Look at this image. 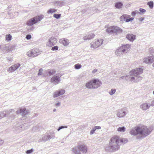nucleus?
<instances>
[{
  "mask_svg": "<svg viewBox=\"0 0 154 154\" xmlns=\"http://www.w3.org/2000/svg\"><path fill=\"white\" fill-rule=\"evenodd\" d=\"M128 142L127 139L122 138L120 139L118 136L112 137L110 140L109 145L106 147V149L110 151L114 152L119 148V145L124 144Z\"/></svg>",
  "mask_w": 154,
  "mask_h": 154,
  "instance_id": "nucleus-1",
  "label": "nucleus"
},
{
  "mask_svg": "<svg viewBox=\"0 0 154 154\" xmlns=\"http://www.w3.org/2000/svg\"><path fill=\"white\" fill-rule=\"evenodd\" d=\"M152 131L150 127L147 128L144 126L141 127L138 126L131 129L130 133L131 135L135 136L139 134L143 137H146L150 134Z\"/></svg>",
  "mask_w": 154,
  "mask_h": 154,
  "instance_id": "nucleus-2",
  "label": "nucleus"
},
{
  "mask_svg": "<svg viewBox=\"0 0 154 154\" xmlns=\"http://www.w3.org/2000/svg\"><path fill=\"white\" fill-rule=\"evenodd\" d=\"M133 72H130V74H132L134 76L131 77L130 81L137 82L142 79V77L139 75L143 73V69L140 68H137L133 70Z\"/></svg>",
  "mask_w": 154,
  "mask_h": 154,
  "instance_id": "nucleus-3",
  "label": "nucleus"
},
{
  "mask_svg": "<svg viewBox=\"0 0 154 154\" xmlns=\"http://www.w3.org/2000/svg\"><path fill=\"white\" fill-rule=\"evenodd\" d=\"M130 46L131 45L128 44L122 45L116 51V55L117 56H121L123 54H125L130 50Z\"/></svg>",
  "mask_w": 154,
  "mask_h": 154,
  "instance_id": "nucleus-4",
  "label": "nucleus"
},
{
  "mask_svg": "<svg viewBox=\"0 0 154 154\" xmlns=\"http://www.w3.org/2000/svg\"><path fill=\"white\" fill-rule=\"evenodd\" d=\"M8 115H9V117L11 119V120L14 119V116H15L14 110L11 109L8 110H5L0 112V119Z\"/></svg>",
  "mask_w": 154,
  "mask_h": 154,
  "instance_id": "nucleus-5",
  "label": "nucleus"
},
{
  "mask_svg": "<svg viewBox=\"0 0 154 154\" xmlns=\"http://www.w3.org/2000/svg\"><path fill=\"white\" fill-rule=\"evenodd\" d=\"M44 17L43 15H41L33 17L27 21V25L28 26H32L38 22H39Z\"/></svg>",
  "mask_w": 154,
  "mask_h": 154,
  "instance_id": "nucleus-6",
  "label": "nucleus"
},
{
  "mask_svg": "<svg viewBox=\"0 0 154 154\" xmlns=\"http://www.w3.org/2000/svg\"><path fill=\"white\" fill-rule=\"evenodd\" d=\"M102 39H97L94 40L93 43L91 44V47L95 49L99 47L103 43Z\"/></svg>",
  "mask_w": 154,
  "mask_h": 154,
  "instance_id": "nucleus-7",
  "label": "nucleus"
},
{
  "mask_svg": "<svg viewBox=\"0 0 154 154\" xmlns=\"http://www.w3.org/2000/svg\"><path fill=\"white\" fill-rule=\"evenodd\" d=\"M29 113V111L26 110L25 108H20L19 110H18L16 112V114H18L20 113L22 115L23 118H24L23 119H25L27 117V115Z\"/></svg>",
  "mask_w": 154,
  "mask_h": 154,
  "instance_id": "nucleus-8",
  "label": "nucleus"
},
{
  "mask_svg": "<svg viewBox=\"0 0 154 154\" xmlns=\"http://www.w3.org/2000/svg\"><path fill=\"white\" fill-rule=\"evenodd\" d=\"M39 52H38L37 49H33L31 51H29L27 53V55L30 57H35L39 54Z\"/></svg>",
  "mask_w": 154,
  "mask_h": 154,
  "instance_id": "nucleus-9",
  "label": "nucleus"
},
{
  "mask_svg": "<svg viewBox=\"0 0 154 154\" xmlns=\"http://www.w3.org/2000/svg\"><path fill=\"white\" fill-rule=\"evenodd\" d=\"M61 76V75H59L58 74L54 75L51 79V82L53 83L58 84L60 81V78Z\"/></svg>",
  "mask_w": 154,
  "mask_h": 154,
  "instance_id": "nucleus-10",
  "label": "nucleus"
},
{
  "mask_svg": "<svg viewBox=\"0 0 154 154\" xmlns=\"http://www.w3.org/2000/svg\"><path fill=\"white\" fill-rule=\"evenodd\" d=\"M57 42V38L53 37L51 38L49 40L48 42L47 43V46L51 47L55 44Z\"/></svg>",
  "mask_w": 154,
  "mask_h": 154,
  "instance_id": "nucleus-11",
  "label": "nucleus"
},
{
  "mask_svg": "<svg viewBox=\"0 0 154 154\" xmlns=\"http://www.w3.org/2000/svg\"><path fill=\"white\" fill-rule=\"evenodd\" d=\"M93 88H97L101 85V83L98 79H94L92 80Z\"/></svg>",
  "mask_w": 154,
  "mask_h": 154,
  "instance_id": "nucleus-12",
  "label": "nucleus"
},
{
  "mask_svg": "<svg viewBox=\"0 0 154 154\" xmlns=\"http://www.w3.org/2000/svg\"><path fill=\"white\" fill-rule=\"evenodd\" d=\"M65 90L63 89H60L54 92L53 94L54 98L58 97L60 95H62L65 93Z\"/></svg>",
  "mask_w": 154,
  "mask_h": 154,
  "instance_id": "nucleus-13",
  "label": "nucleus"
},
{
  "mask_svg": "<svg viewBox=\"0 0 154 154\" xmlns=\"http://www.w3.org/2000/svg\"><path fill=\"white\" fill-rule=\"evenodd\" d=\"M80 151L82 152L86 153L88 151L87 146L84 144L78 145Z\"/></svg>",
  "mask_w": 154,
  "mask_h": 154,
  "instance_id": "nucleus-14",
  "label": "nucleus"
},
{
  "mask_svg": "<svg viewBox=\"0 0 154 154\" xmlns=\"http://www.w3.org/2000/svg\"><path fill=\"white\" fill-rule=\"evenodd\" d=\"M143 60L144 62L146 63H152L154 62V56L146 57Z\"/></svg>",
  "mask_w": 154,
  "mask_h": 154,
  "instance_id": "nucleus-15",
  "label": "nucleus"
},
{
  "mask_svg": "<svg viewBox=\"0 0 154 154\" xmlns=\"http://www.w3.org/2000/svg\"><path fill=\"white\" fill-rule=\"evenodd\" d=\"M20 66V64L17 63L12 65L7 70L8 72H13L17 69Z\"/></svg>",
  "mask_w": 154,
  "mask_h": 154,
  "instance_id": "nucleus-16",
  "label": "nucleus"
},
{
  "mask_svg": "<svg viewBox=\"0 0 154 154\" xmlns=\"http://www.w3.org/2000/svg\"><path fill=\"white\" fill-rule=\"evenodd\" d=\"M55 137V136L52 134H47L45 136H44L42 138V140L44 141H46L47 140H48L51 138H54Z\"/></svg>",
  "mask_w": 154,
  "mask_h": 154,
  "instance_id": "nucleus-17",
  "label": "nucleus"
},
{
  "mask_svg": "<svg viewBox=\"0 0 154 154\" xmlns=\"http://www.w3.org/2000/svg\"><path fill=\"white\" fill-rule=\"evenodd\" d=\"M72 151L75 154H81V151L78 145L73 148Z\"/></svg>",
  "mask_w": 154,
  "mask_h": 154,
  "instance_id": "nucleus-18",
  "label": "nucleus"
},
{
  "mask_svg": "<svg viewBox=\"0 0 154 154\" xmlns=\"http://www.w3.org/2000/svg\"><path fill=\"white\" fill-rule=\"evenodd\" d=\"M95 35L93 33L88 34L85 36L83 39L85 40H90L92 39L94 37Z\"/></svg>",
  "mask_w": 154,
  "mask_h": 154,
  "instance_id": "nucleus-19",
  "label": "nucleus"
},
{
  "mask_svg": "<svg viewBox=\"0 0 154 154\" xmlns=\"http://www.w3.org/2000/svg\"><path fill=\"white\" fill-rule=\"evenodd\" d=\"M126 38L131 42H133L136 38V35L132 34H128L126 35Z\"/></svg>",
  "mask_w": 154,
  "mask_h": 154,
  "instance_id": "nucleus-20",
  "label": "nucleus"
},
{
  "mask_svg": "<svg viewBox=\"0 0 154 154\" xmlns=\"http://www.w3.org/2000/svg\"><path fill=\"white\" fill-rule=\"evenodd\" d=\"M150 105H149L147 103L142 104L140 106V107L143 110H145L148 109L150 107Z\"/></svg>",
  "mask_w": 154,
  "mask_h": 154,
  "instance_id": "nucleus-21",
  "label": "nucleus"
},
{
  "mask_svg": "<svg viewBox=\"0 0 154 154\" xmlns=\"http://www.w3.org/2000/svg\"><path fill=\"white\" fill-rule=\"evenodd\" d=\"M122 31V29L119 27L117 26H115L114 33H116V35L121 33Z\"/></svg>",
  "mask_w": 154,
  "mask_h": 154,
  "instance_id": "nucleus-22",
  "label": "nucleus"
},
{
  "mask_svg": "<svg viewBox=\"0 0 154 154\" xmlns=\"http://www.w3.org/2000/svg\"><path fill=\"white\" fill-rule=\"evenodd\" d=\"M59 42L65 46L67 45L69 43V40L68 39H65V38L60 39Z\"/></svg>",
  "mask_w": 154,
  "mask_h": 154,
  "instance_id": "nucleus-23",
  "label": "nucleus"
},
{
  "mask_svg": "<svg viewBox=\"0 0 154 154\" xmlns=\"http://www.w3.org/2000/svg\"><path fill=\"white\" fill-rule=\"evenodd\" d=\"M126 112L125 111L123 110H121L119 111L117 114V116L121 118L123 117L126 115Z\"/></svg>",
  "mask_w": 154,
  "mask_h": 154,
  "instance_id": "nucleus-24",
  "label": "nucleus"
},
{
  "mask_svg": "<svg viewBox=\"0 0 154 154\" xmlns=\"http://www.w3.org/2000/svg\"><path fill=\"white\" fill-rule=\"evenodd\" d=\"M92 80L88 82L86 84V87L89 89L93 88Z\"/></svg>",
  "mask_w": 154,
  "mask_h": 154,
  "instance_id": "nucleus-25",
  "label": "nucleus"
},
{
  "mask_svg": "<svg viewBox=\"0 0 154 154\" xmlns=\"http://www.w3.org/2000/svg\"><path fill=\"white\" fill-rule=\"evenodd\" d=\"M101 129V127L100 126H94L91 130L90 132V134H93L94 133V132L96 130V129Z\"/></svg>",
  "mask_w": 154,
  "mask_h": 154,
  "instance_id": "nucleus-26",
  "label": "nucleus"
},
{
  "mask_svg": "<svg viewBox=\"0 0 154 154\" xmlns=\"http://www.w3.org/2000/svg\"><path fill=\"white\" fill-rule=\"evenodd\" d=\"M115 26H111L109 27L106 29V32L108 33H114Z\"/></svg>",
  "mask_w": 154,
  "mask_h": 154,
  "instance_id": "nucleus-27",
  "label": "nucleus"
},
{
  "mask_svg": "<svg viewBox=\"0 0 154 154\" xmlns=\"http://www.w3.org/2000/svg\"><path fill=\"white\" fill-rule=\"evenodd\" d=\"M123 5V4L122 2H118L116 3L115 7L117 8L120 9L122 8Z\"/></svg>",
  "mask_w": 154,
  "mask_h": 154,
  "instance_id": "nucleus-28",
  "label": "nucleus"
},
{
  "mask_svg": "<svg viewBox=\"0 0 154 154\" xmlns=\"http://www.w3.org/2000/svg\"><path fill=\"white\" fill-rule=\"evenodd\" d=\"M130 16L129 15H127L126 14H124L121 16L120 18V21H125V20L126 18L129 17Z\"/></svg>",
  "mask_w": 154,
  "mask_h": 154,
  "instance_id": "nucleus-29",
  "label": "nucleus"
},
{
  "mask_svg": "<svg viewBox=\"0 0 154 154\" xmlns=\"http://www.w3.org/2000/svg\"><path fill=\"white\" fill-rule=\"evenodd\" d=\"M46 72L48 74L50 75H53L55 72V71L53 69H48Z\"/></svg>",
  "mask_w": 154,
  "mask_h": 154,
  "instance_id": "nucleus-30",
  "label": "nucleus"
},
{
  "mask_svg": "<svg viewBox=\"0 0 154 154\" xmlns=\"http://www.w3.org/2000/svg\"><path fill=\"white\" fill-rule=\"evenodd\" d=\"M125 127H119L117 129V131L120 132H124L125 131Z\"/></svg>",
  "mask_w": 154,
  "mask_h": 154,
  "instance_id": "nucleus-31",
  "label": "nucleus"
},
{
  "mask_svg": "<svg viewBox=\"0 0 154 154\" xmlns=\"http://www.w3.org/2000/svg\"><path fill=\"white\" fill-rule=\"evenodd\" d=\"M147 4L150 8L151 9L153 7V1H150L148 2Z\"/></svg>",
  "mask_w": 154,
  "mask_h": 154,
  "instance_id": "nucleus-32",
  "label": "nucleus"
},
{
  "mask_svg": "<svg viewBox=\"0 0 154 154\" xmlns=\"http://www.w3.org/2000/svg\"><path fill=\"white\" fill-rule=\"evenodd\" d=\"M74 67L76 69H79L82 67V65L79 63L76 64L74 65Z\"/></svg>",
  "mask_w": 154,
  "mask_h": 154,
  "instance_id": "nucleus-33",
  "label": "nucleus"
},
{
  "mask_svg": "<svg viewBox=\"0 0 154 154\" xmlns=\"http://www.w3.org/2000/svg\"><path fill=\"white\" fill-rule=\"evenodd\" d=\"M12 36L10 34H8L6 35V40L8 41H10L11 40Z\"/></svg>",
  "mask_w": 154,
  "mask_h": 154,
  "instance_id": "nucleus-34",
  "label": "nucleus"
},
{
  "mask_svg": "<svg viewBox=\"0 0 154 154\" xmlns=\"http://www.w3.org/2000/svg\"><path fill=\"white\" fill-rule=\"evenodd\" d=\"M61 16V14H54L53 16L54 17L57 19H59Z\"/></svg>",
  "mask_w": 154,
  "mask_h": 154,
  "instance_id": "nucleus-35",
  "label": "nucleus"
},
{
  "mask_svg": "<svg viewBox=\"0 0 154 154\" xmlns=\"http://www.w3.org/2000/svg\"><path fill=\"white\" fill-rule=\"evenodd\" d=\"M116 91V89H111V91L109 92V94L111 95H112L115 93Z\"/></svg>",
  "mask_w": 154,
  "mask_h": 154,
  "instance_id": "nucleus-36",
  "label": "nucleus"
},
{
  "mask_svg": "<svg viewBox=\"0 0 154 154\" xmlns=\"http://www.w3.org/2000/svg\"><path fill=\"white\" fill-rule=\"evenodd\" d=\"M56 11V10L55 9H50L49 10H48V14L52 13L54 12H55Z\"/></svg>",
  "mask_w": 154,
  "mask_h": 154,
  "instance_id": "nucleus-37",
  "label": "nucleus"
},
{
  "mask_svg": "<svg viewBox=\"0 0 154 154\" xmlns=\"http://www.w3.org/2000/svg\"><path fill=\"white\" fill-rule=\"evenodd\" d=\"M34 151L33 149L32 148L28 150L26 152V153L27 154H30L32 152H33Z\"/></svg>",
  "mask_w": 154,
  "mask_h": 154,
  "instance_id": "nucleus-38",
  "label": "nucleus"
},
{
  "mask_svg": "<svg viewBox=\"0 0 154 154\" xmlns=\"http://www.w3.org/2000/svg\"><path fill=\"white\" fill-rule=\"evenodd\" d=\"M134 19V17H131L130 18H128V17L126 18L125 20V22H129L131 20H133Z\"/></svg>",
  "mask_w": 154,
  "mask_h": 154,
  "instance_id": "nucleus-39",
  "label": "nucleus"
},
{
  "mask_svg": "<svg viewBox=\"0 0 154 154\" xmlns=\"http://www.w3.org/2000/svg\"><path fill=\"white\" fill-rule=\"evenodd\" d=\"M58 47L57 46H56L52 47L51 50L52 51H56L58 50Z\"/></svg>",
  "mask_w": 154,
  "mask_h": 154,
  "instance_id": "nucleus-40",
  "label": "nucleus"
},
{
  "mask_svg": "<svg viewBox=\"0 0 154 154\" xmlns=\"http://www.w3.org/2000/svg\"><path fill=\"white\" fill-rule=\"evenodd\" d=\"M67 128V126H61L60 127L58 128V129H57V131H59L60 130L62 129H63L64 128Z\"/></svg>",
  "mask_w": 154,
  "mask_h": 154,
  "instance_id": "nucleus-41",
  "label": "nucleus"
},
{
  "mask_svg": "<svg viewBox=\"0 0 154 154\" xmlns=\"http://www.w3.org/2000/svg\"><path fill=\"white\" fill-rule=\"evenodd\" d=\"M43 69L42 68L40 69H39L38 73V75H40L42 73Z\"/></svg>",
  "mask_w": 154,
  "mask_h": 154,
  "instance_id": "nucleus-42",
  "label": "nucleus"
},
{
  "mask_svg": "<svg viewBox=\"0 0 154 154\" xmlns=\"http://www.w3.org/2000/svg\"><path fill=\"white\" fill-rule=\"evenodd\" d=\"M139 11H140V12L144 13L146 12V10L142 8H140L139 9Z\"/></svg>",
  "mask_w": 154,
  "mask_h": 154,
  "instance_id": "nucleus-43",
  "label": "nucleus"
},
{
  "mask_svg": "<svg viewBox=\"0 0 154 154\" xmlns=\"http://www.w3.org/2000/svg\"><path fill=\"white\" fill-rule=\"evenodd\" d=\"M26 38L27 40L30 39L31 38V35H26Z\"/></svg>",
  "mask_w": 154,
  "mask_h": 154,
  "instance_id": "nucleus-44",
  "label": "nucleus"
},
{
  "mask_svg": "<svg viewBox=\"0 0 154 154\" xmlns=\"http://www.w3.org/2000/svg\"><path fill=\"white\" fill-rule=\"evenodd\" d=\"M149 52L151 53H154V49L153 48H151L149 49Z\"/></svg>",
  "mask_w": 154,
  "mask_h": 154,
  "instance_id": "nucleus-45",
  "label": "nucleus"
},
{
  "mask_svg": "<svg viewBox=\"0 0 154 154\" xmlns=\"http://www.w3.org/2000/svg\"><path fill=\"white\" fill-rule=\"evenodd\" d=\"M136 13L135 11H133L131 13V15L133 16H135L136 14Z\"/></svg>",
  "mask_w": 154,
  "mask_h": 154,
  "instance_id": "nucleus-46",
  "label": "nucleus"
},
{
  "mask_svg": "<svg viewBox=\"0 0 154 154\" xmlns=\"http://www.w3.org/2000/svg\"><path fill=\"white\" fill-rule=\"evenodd\" d=\"M60 103L59 102L57 103H55V105L56 106H60Z\"/></svg>",
  "mask_w": 154,
  "mask_h": 154,
  "instance_id": "nucleus-47",
  "label": "nucleus"
},
{
  "mask_svg": "<svg viewBox=\"0 0 154 154\" xmlns=\"http://www.w3.org/2000/svg\"><path fill=\"white\" fill-rule=\"evenodd\" d=\"M144 20V18L141 17L139 19V20L140 21H142Z\"/></svg>",
  "mask_w": 154,
  "mask_h": 154,
  "instance_id": "nucleus-48",
  "label": "nucleus"
},
{
  "mask_svg": "<svg viewBox=\"0 0 154 154\" xmlns=\"http://www.w3.org/2000/svg\"><path fill=\"white\" fill-rule=\"evenodd\" d=\"M127 77H128L127 76H122L120 78V79H126V78Z\"/></svg>",
  "mask_w": 154,
  "mask_h": 154,
  "instance_id": "nucleus-49",
  "label": "nucleus"
},
{
  "mask_svg": "<svg viewBox=\"0 0 154 154\" xmlns=\"http://www.w3.org/2000/svg\"><path fill=\"white\" fill-rule=\"evenodd\" d=\"M4 142V141L0 139V145H2Z\"/></svg>",
  "mask_w": 154,
  "mask_h": 154,
  "instance_id": "nucleus-50",
  "label": "nucleus"
},
{
  "mask_svg": "<svg viewBox=\"0 0 154 154\" xmlns=\"http://www.w3.org/2000/svg\"><path fill=\"white\" fill-rule=\"evenodd\" d=\"M97 69H94L92 71V72L93 73H95V72H97Z\"/></svg>",
  "mask_w": 154,
  "mask_h": 154,
  "instance_id": "nucleus-51",
  "label": "nucleus"
},
{
  "mask_svg": "<svg viewBox=\"0 0 154 154\" xmlns=\"http://www.w3.org/2000/svg\"><path fill=\"white\" fill-rule=\"evenodd\" d=\"M151 105L152 106H154V100L152 101Z\"/></svg>",
  "mask_w": 154,
  "mask_h": 154,
  "instance_id": "nucleus-52",
  "label": "nucleus"
},
{
  "mask_svg": "<svg viewBox=\"0 0 154 154\" xmlns=\"http://www.w3.org/2000/svg\"><path fill=\"white\" fill-rule=\"evenodd\" d=\"M137 137L139 138H140L141 139H142L143 138V137L142 136H140V137Z\"/></svg>",
  "mask_w": 154,
  "mask_h": 154,
  "instance_id": "nucleus-53",
  "label": "nucleus"
},
{
  "mask_svg": "<svg viewBox=\"0 0 154 154\" xmlns=\"http://www.w3.org/2000/svg\"><path fill=\"white\" fill-rule=\"evenodd\" d=\"M53 111V112H56V109H54Z\"/></svg>",
  "mask_w": 154,
  "mask_h": 154,
  "instance_id": "nucleus-54",
  "label": "nucleus"
},
{
  "mask_svg": "<svg viewBox=\"0 0 154 154\" xmlns=\"http://www.w3.org/2000/svg\"><path fill=\"white\" fill-rule=\"evenodd\" d=\"M152 66L153 67H154V63L152 64Z\"/></svg>",
  "mask_w": 154,
  "mask_h": 154,
  "instance_id": "nucleus-55",
  "label": "nucleus"
},
{
  "mask_svg": "<svg viewBox=\"0 0 154 154\" xmlns=\"http://www.w3.org/2000/svg\"><path fill=\"white\" fill-rule=\"evenodd\" d=\"M26 125H27L26 123H25L24 124V126H25Z\"/></svg>",
  "mask_w": 154,
  "mask_h": 154,
  "instance_id": "nucleus-56",
  "label": "nucleus"
},
{
  "mask_svg": "<svg viewBox=\"0 0 154 154\" xmlns=\"http://www.w3.org/2000/svg\"><path fill=\"white\" fill-rule=\"evenodd\" d=\"M9 50L10 51H11V49H10V50L9 49Z\"/></svg>",
  "mask_w": 154,
  "mask_h": 154,
  "instance_id": "nucleus-57",
  "label": "nucleus"
}]
</instances>
